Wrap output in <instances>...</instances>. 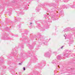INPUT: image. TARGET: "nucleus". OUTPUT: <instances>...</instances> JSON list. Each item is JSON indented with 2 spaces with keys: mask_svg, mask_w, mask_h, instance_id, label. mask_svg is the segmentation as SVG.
Masks as SVG:
<instances>
[{
  "mask_svg": "<svg viewBox=\"0 0 75 75\" xmlns=\"http://www.w3.org/2000/svg\"><path fill=\"white\" fill-rule=\"evenodd\" d=\"M71 43H72V41H71V42H70V43H71Z\"/></svg>",
  "mask_w": 75,
  "mask_h": 75,
  "instance_id": "9b49d317",
  "label": "nucleus"
},
{
  "mask_svg": "<svg viewBox=\"0 0 75 75\" xmlns=\"http://www.w3.org/2000/svg\"><path fill=\"white\" fill-rule=\"evenodd\" d=\"M63 47H64V46H62V47H61V48L62 49V48H63Z\"/></svg>",
  "mask_w": 75,
  "mask_h": 75,
  "instance_id": "9d476101",
  "label": "nucleus"
},
{
  "mask_svg": "<svg viewBox=\"0 0 75 75\" xmlns=\"http://www.w3.org/2000/svg\"><path fill=\"white\" fill-rule=\"evenodd\" d=\"M21 64H22V63H20L19 64V65H21Z\"/></svg>",
  "mask_w": 75,
  "mask_h": 75,
  "instance_id": "1a4fd4ad",
  "label": "nucleus"
},
{
  "mask_svg": "<svg viewBox=\"0 0 75 75\" xmlns=\"http://www.w3.org/2000/svg\"><path fill=\"white\" fill-rule=\"evenodd\" d=\"M24 71H25V67L23 68Z\"/></svg>",
  "mask_w": 75,
  "mask_h": 75,
  "instance_id": "6e6552de",
  "label": "nucleus"
},
{
  "mask_svg": "<svg viewBox=\"0 0 75 75\" xmlns=\"http://www.w3.org/2000/svg\"><path fill=\"white\" fill-rule=\"evenodd\" d=\"M61 55H59L57 57V58L58 59H61Z\"/></svg>",
  "mask_w": 75,
  "mask_h": 75,
  "instance_id": "7ed1b4c3",
  "label": "nucleus"
},
{
  "mask_svg": "<svg viewBox=\"0 0 75 75\" xmlns=\"http://www.w3.org/2000/svg\"><path fill=\"white\" fill-rule=\"evenodd\" d=\"M68 1V0H64V2H66V3H67Z\"/></svg>",
  "mask_w": 75,
  "mask_h": 75,
  "instance_id": "423d86ee",
  "label": "nucleus"
},
{
  "mask_svg": "<svg viewBox=\"0 0 75 75\" xmlns=\"http://www.w3.org/2000/svg\"><path fill=\"white\" fill-rule=\"evenodd\" d=\"M70 69H71V70H72V68H70Z\"/></svg>",
  "mask_w": 75,
  "mask_h": 75,
  "instance_id": "f8f14e48",
  "label": "nucleus"
},
{
  "mask_svg": "<svg viewBox=\"0 0 75 75\" xmlns=\"http://www.w3.org/2000/svg\"><path fill=\"white\" fill-rule=\"evenodd\" d=\"M21 55L22 56H23V54H22Z\"/></svg>",
  "mask_w": 75,
  "mask_h": 75,
  "instance_id": "2eb2a0df",
  "label": "nucleus"
},
{
  "mask_svg": "<svg viewBox=\"0 0 75 75\" xmlns=\"http://www.w3.org/2000/svg\"><path fill=\"white\" fill-rule=\"evenodd\" d=\"M58 68H59V66L58 65Z\"/></svg>",
  "mask_w": 75,
  "mask_h": 75,
  "instance_id": "ddd939ff",
  "label": "nucleus"
},
{
  "mask_svg": "<svg viewBox=\"0 0 75 75\" xmlns=\"http://www.w3.org/2000/svg\"><path fill=\"white\" fill-rule=\"evenodd\" d=\"M58 62V61L56 60V59H54V60H53L52 62V64H56V62Z\"/></svg>",
  "mask_w": 75,
  "mask_h": 75,
  "instance_id": "f03ea898",
  "label": "nucleus"
},
{
  "mask_svg": "<svg viewBox=\"0 0 75 75\" xmlns=\"http://www.w3.org/2000/svg\"><path fill=\"white\" fill-rule=\"evenodd\" d=\"M64 36L65 37V35H64Z\"/></svg>",
  "mask_w": 75,
  "mask_h": 75,
  "instance_id": "dca6fc26",
  "label": "nucleus"
},
{
  "mask_svg": "<svg viewBox=\"0 0 75 75\" xmlns=\"http://www.w3.org/2000/svg\"><path fill=\"white\" fill-rule=\"evenodd\" d=\"M47 14L48 15H49V14Z\"/></svg>",
  "mask_w": 75,
  "mask_h": 75,
  "instance_id": "f3484780",
  "label": "nucleus"
},
{
  "mask_svg": "<svg viewBox=\"0 0 75 75\" xmlns=\"http://www.w3.org/2000/svg\"><path fill=\"white\" fill-rule=\"evenodd\" d=\"M74 6V5H72L71 6V8H75V6Z\"/></svg>",
  "mask_w": 75,
  "mask_h": 75,
  "instance_id": "39448f33",
  "label": "nucleus"
},
{
  "mask_svg": "<svg viewBox=\"0 0 75 75\" xmlns=\"http://www.w3.org/2000/svg\"><path fill=\"white\" fill-rule=\"evenodd\" d=\"M50 55V54L47 53H46L45 55V57H49Z\"/></svg>",
  "mask_w": 75,
  "mask_h": 75,
  "instance_id": "20e7f679",
  "label": "nucleus"
},
{
  "mask_svg": "<svg viewBox=\"0 0 75 75\" xmlns=\"http://www.w3.org/2000/svg\"><path fill=\"white\" fill-rule=\"evenodd\" d=\"M30 24H32V23H30Z\"/></svg>",
  "mask_w": 75,
  "mask_h": 75,
  "instance_id": "4468645a",
  "label": "nucleus"
},
{
  "mask_svg": "<svg viewBox=\"0 0 75 75\" xmlns=\"http://www.w3.org/2000/svg\"><path fill=\"white\" fill-rule=\"evenodd\" d=\"M69 51L68 50H66L65 53H64V57H67L69 55Z\"/></svg>",
  "mask_w": 75,
  "mask_h": 75,
  "instance_id": "f257e3e1",
  "label": "nucleus"
},
{
  "mask_svg": "<svg viewBox=\"0 0 75 75\" xmlns=\"http://www.w3.org/2000/svg\"><path fill=\"white\" fill-rule=\"evenodd\" d=\"M68 29H66L65 30H64V31L67 32L68 31Z\"/></svg>",
  "mask_w": 75,
  "mask_h": 75,
  "instance_id": "0eeeda50",
  "label": "nucleus"
}]
</instances>
